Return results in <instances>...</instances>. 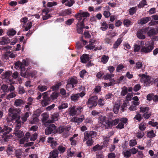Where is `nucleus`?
<instances>
[{
  "label": "nucleus",
  "mask_w": 158,
  "mask_h": 158,
  "mask_svg": "<svg viewBox=\"0 0 158 158\" xmlns=\"http://www.w3.org/2000/svg\"><path fill=\"white\" fill-rule=\"evenodd\" d=\"M113 113H109L108 114V118L105 122V125L104 126L106 129H111L113 126H115L119 123V119L118 118L114 119L113 116Z\"/></svg>",
  "instance_id": "obj_1"
},
{
  "label": "nucleus",
  "mask_w": 158,
  "mask_h": 158,
  "mask_svg": "<svg viewBox=\"0 0 158 158\" xmlns=\"http://www.w3.org/2000/svg\"><path fill=\"white\" fill-rule=\"evenodd\" d=\"M97 135L96 132L94 131H87L84 133V138L83 141L87 140L86 142V144L88 146L92 145L94 143V140L92 138L95 137Z\"/></svg>",
  "instance_id": "obj_2"
},
{
  "label": "nucleus",
  "mask_w": 158,
  "mask_h": 158,
  "mask_svg": "<svg viewBox=\"0 0 158 158\" xmlns=\"http://www.w3.org/2000/svg\"><path fill=\"white\" fill-rule=\"evenodd\" d=\"M12 129L8 126H4L2 127H0V134H2V136L4 142H7L10 139L12 135L9 134Z\"/></svg>",
  "instance_id": "obj_3"
},
{
  "label": "nucleus",
  "mask_w": 158,
  "mask_h": 158,
  "mask_svg": "<svg viewBox=\"0 0 158 158\" xmlns=\"http://www.w3.org/2000/svg\"><path fill=\"white\" fill-rule=\"evenodd\" d=\"M139 76L141 77L140 81L143 83L144 86H149L152 84L153 79L151 77L144 74H139Z\"/></svg>",
  "instance_id": "obj_4"
},
{
  "label": "nucleus",
  "mask_w": 158,
  "mask_h": 158,
  "mask_svg": "<svg viewBox=\"0 0 158 158\" xmlns=\"http://www.w3.org/2000/svg\"><path fill=\"white\" fill-rule=\"evenodd\" d=\"M9 111L10 115L12 119L15 120V121L20 120L21 117L19 114L21 112L20 109L19 108L18 109H12L10 108L9 109Z\"/></svg>",
  "instance_id": "obj_5"
},
{
  "label": "nucleus",
  "mask_w": 158,
  "mask_h": 158,
  "mask_svg": "<svg viewBox=\"0 0 158 158\" xmlns=\"http://www.w3.org/2000/svg\"><path fill=\"white\" fill-rule=\"evenodd\" d=\"M98 97L94 96L90 97L86 102V104L90 109L94 108L97 105Z\"/></svg>",
  "instance_id": "obj_6"
},
{
  "label": "nucleus",
  "mask_w": 158,
  "mask_h": 158,
  "mask_svg": "<svg viewBox=\"0 0 158 158\" xmlns=\"http://www.w3.org/2000/svg\"><path fill=\"white\" fill-rule=\"evenodd\" d=\"M43 100L41 102V104L43 106H45L49 104L51 100L50 97L48 96V92L42 94Z\"/></svg>",
  "instance_id": "obj_7"
},
{
  "label": "nucleus",
  "mask_w": 158,
  "mask_h": 158,
  "mask_svg": "<svg viewBox=\"0 0 158 158\" xmlns=\"http://www.w3.org/2000/svg\"><path fill=\"white\" fill-rule=\"evenodd\" d=\"M89 16L90 14L89 12L82 10H80L79 13L76 14L75 15V17L79 22H81V20L82 19V18H83V19H85V20H86L87 19L86 18L89 17Z\"/></svg>",
  "instance_id": "obj_8"
},
{
  "label": "nucleus",
  "mask_w": 158,
  "mask_h": 158,
  "mask_svg": "<svg viewBox=\"0 0 158 158\" xmlns=\"http://www.w3.org/2000/svg\"><path fill=\"white\" fill-rule=\"evenodd\" d=\"M45 131L46 135L55 134L56 131V126L54 124H51L46 127Z\"/></svg>",
  "instance_id": "obj_9"
},
{
  "label": "nucleus",
  "mask_w": 158,
  "mask_h": 158,
  "mask_svg": "<svg viewBox=\"0 0 158 158\" xmlns=\"http://www.w3.org/2000/svg\"><path fill=\"white\" fill-rule=\"evenodd\" d=\"M153 48V44H149L147 46H143L141 49V52L143 54H147L152 52Z\"/></svg>",
  "instance_id": "obj_10"
},
{
  "label": "nucleus",
  "mask_w": 158,
  "mask_h": 158,
  "mask_svg": "<svg viewBox=\"0 0 158 158\" xmlns=\"http://www.w3.org/2000/svg\"><path fill=\"white\" fill-rule=\"evenodd\" d=\"M25 101L21 99H16L14 102V105L16 107H22L24 104Z\"/></svg>",
  "instance_id": "obj_11"
},
{
  "label": "nucleus",
  "mask_w": 158,
  "mask_h": 158,
  "mask_svg": "<svg viewBox=\"0 0 158 158\" xmlns=\"http://www.w3.org/2000/svg\"><path fill=\"white\" fill-rule=\"evenodd\" d=\"M21 76L25 78H28L29 77V72L26 70L25 68H23L20 70Z\"/></svg>",
  "instance_id": "obj_12"
},
{
  "label": "nucleus",
  "mask_w": 158,
  "mask_h": 158,
  "mask_svg": "<svg viewBox=\"0 0 158 158\" xmlns=\"http://www.w3.org/2000/svg\"><path fill=\"white\" fill-rule=\"evenodd\" d=\"M81 61L82 63H85L89 60V57L88 55L84 54L80 57Z\"/></svg>",
  "instance_id": "obj_13"
},
{
  "label": "nucleus",
  "mask_w": 158,
  "mask_h": 158,
  "mask_svg": "<svg viewBox=\"0 0 158 158\" xmlns=\"http://www.w3.org/2000/svg\"><path fill=\"white\" fill-rule=\"evenodd\" d=\"M151 19V18L146 17L141 18L138 21V23L140 24L143 25L147 23Z\"/></svg>",
  "instance_id": "obj_14"
},
{
  "label": "nucleus",
  "mask_w": 158,
  "mask_h": 158,
  "mask_svg": "<svg viewBox=\"0 0 158 158\" xmlns=\"http://www.w3.org/2000/svg\"><path fill=\"white\" fill-rule=\"evenodd\" d=\"M10 42V40L7 37H3L0 41V44L2 45H5Z\"/></svg>",
  "instance_id": "obj_15"
},
{
  "label": "nucleus",
  "mask_w": 158,
  "mask_h": 158,
  "mask_svg": "<svg viewBox=\"0 0 158 158\" xmlns=\"http://www.w3.org/2000/svg\"><path fill=\"white\" fill-rule=\"evenodd\" d=\"M72 9H68L64 10L60 13V15L62 16H66L72 14Z\"/></svg>",
  "instance_id": "obj_16"
},
{
  "label": "nucleus",
  "mask_w": 158,
  "mask_h": 158,
  "mask_svg": "<svg viewBox=\"0 0 158 158\" xmlns=\"http://www.w3.org/2000/svg\"><path fill=\"white\" fill-rule=\"evenodd\" d=\"M66 148L65 145H60L57 148V151H58L59 153L60 154L63 153L65 152Z\"/></svg>",
  "instance_id": "obj_17"
},
{
  "label": "nucleus",
  "mask_w": 158,
  "mask_h": 158,
  "mask_svg": "<svg viewBox=\"0 0 158 158\" xmlns=\"http://www.w3.org/2000/svg\"><path fill=\"white\" fill-rule=\"evenodd\" d=\"M157 31L155 29L153 28H152L150 27L149 31L148 32L147 35L148 36L151 37L155 35Z\"/></svg>",
  "instance_id": "obj_18"
},
{
  "label": "nucleus",
  "mask_w": 158,
  "mask_h": 158,
  "mask_svg": "<svg viewBox=\"0 0 158 158\" xmlns=\"http://www.w3.org/2000/svg\"><path fill=\"white\" fill-rule=\"evenodd\" d=\"M122 41L123 40L122 38H118L113 44V48L114 49H116L118 48L121 43Z\"/></svg>",
  "instance_id": "obj_19"
},
{
  "label": "nucleus",
  "mask_w": 158,
  "mask_h": 158,
  "mask_svg": "<svg viewBox=\"0 0 158 158\" xmlns=\"http://www.w3.org/2000/svg\"><path fill=\"white\" fill-rule=\"evenodd\" d=\"M79 96L77 94H72L70 97V99L71 101L75 102L77 101L79 99Z\"/></svg>",
  "instance_id": "obj_20"
},
{
  "label": "nucleus",
  "mask_w": 158,
  "mask_h": 158,
  "mask_svg": "<svg viewBox=\"0 0 158 158\" xmlns=\"http://www.w3.org/2000/svg\"><path fill=\"white\" fill-rule=\"evenodd\" d=\"M68 127L64 126H60L57 128H56V133H58L60 134L64 132L65 131V129Z\"/></svg>",
  "instance_id": "obj_21"
},
{
  "label": "nucleus",
  "mask_w": 158,
  "mask_h": 158,
  "mask_svg": "<svg viewBox=\"0 0 158 158\" xmlns=\"http://www.w3.org/2000/svg\"><path fill=\"white\" fill-rule=\"evenodd\" d=\"M14 133L15 135L19 138H21L24 135L23 132L21 130H15Z\"/></svg>",
  "instance_id": "obj_22"
},
{
  "label": "nucleus",
  "mask_w": 158,
  "mask_h": 158,
  "mask_svg": "<svg viewBox=\"0 0 158 158\" xmlns=\"http://www.w3.org/2000/svg\"><path fill=\"white\" fill-rule=\"evenodd\" d=\"M144 33L141 30H139L137 31V37L140 39H144L145 38V36L143 35Z\"/></svg>",
  "instance_id": "obj_23"
},
{
  "label": "nucleus",
  "mask_w": 158,
  "mask_h": 158,
  "mask_svg": "<svg viewBox=\"0 0 158 158\" xmlns=\"http://www.w3.org/2000/svg\"><path fill=\"white\" fill-rule=\"evenodd\" d=\"M58 151L56 149L50 152V154L52 158H56L58 156Z\"/></svg>",
  "instance_id": "obj_24"
},
{
  "label": "nucleus",
  "mask_w": 158,
  "mask_h": 158,
  "mask_svg": "<svg viewBox=\"0 0 158 158\" xmlns=\"http://www.w3.org/2000/svg\"><path fill=\"white\" fill-rule=\"evenodd\" d=\"M78 21L77 24V33L79 34H82L83 32V27L82 26H80L79 23Z\"/></svg>",
  "instance_id": "obj_25"
},
{
  "label": "nucleus",
  "mask_w": 158,
  "mask_h": 158,
  "mask_svg": "<svg viewBox=\"0 0 158 158\" xmlns=\"http://www.w3.org/2000/svg\"><path fill=\"white\" fill-rule=\"evenodd\" d=\"M98 122L99 123L103 124V123L106 122V117L104 115H100L98 118Z\"/></svg>",
  "instance_id": "obj_26"
},
{
  "label": "nucleus",
  "mask_w": 158,
  "mask_h": 158,
  "mask_svg": "<svg viewBox=\"0 0 158 158\" xmlns=\"http://www.w3.org/2000/svg\"><path fill=\"white\" fill-rule=\"evenodd\" d=\"M15 65L16 68H19L20 69V70L23 68H25L23 64V62L19 61L15 63Z\"/></svg>",
  "instance_id": "obj_27"
},
{
  "label": "nucleus",
  "mask_w": 158,
  "mask_h": 158,
  "mask_svg": "<svg viewBox=\"0 0 158 158\" xmlns=\"http://www.w3.org/2000/svg\"><path fill=\"white\" fill-rule=\"evenodd\" d=\"M101 26L100 28V29L103 31H106L108 27V24L106 22H103L102 23Z\"/></svg>",
  "instance_id": "obj_28"
},
{
  "label": "nucleus",
  "mask_w": 158,
  "mask_h": 158,
  "mask_svg": "<svg viewBox=\"0 0 158 158\" xmlns=\"http://www.w3.org/2000/svg\"><path fill=\"white\" fill-rule=\"evenodd\" d=\"M29 113L28 112H26L24 114H23L21 117V119L22 122L23 123L26 122L27 119V118L29 117Z\"/></svg>",
  "instance_id": "obj_29"
},
{
  "label": "nucleus",
  "mask_w": 158,
  "mask_h": 158,
  "mask_svg": "<svg viewBox=\"0 0 158 158\" xmlns=\"http://www.w3.org/2000/svg\"><path fill=\"white\" fill-rule=\"evenodd\" d=\"M109 57L105 55H103L101 59V61L104 64H106L108 61Z\"/></svg>",
  "instance_id": "obj_30"
},
{
  "label": "nucleus",
  "mask_w": 158,
  "mask_h": 158,
  "mask_svg": "<svg viewBox=\"0 0 158 158\" xmlns=\"http://www.w3.org/2000/svg\"><path fill=\"white\" fill-rule=\"evenodd\" d=\"M119 107L120 105L118 103H115L113 108V110L115 114H117L118 113Z\"/></svg>",
  "instance_id": "obj_31"
},
{
  "label": "nucleus",
  "mask_w": 158,
  "mask_h": 158,
  "mask_svg": "<svg viewBox=\"0 0 158 158\" xmlns=\"http://www.w3.org/2000/svg\"><path fill=\"white\" fill-rule=\"evenodd\" d=\"M97 104L100 107L103 106L105 103L104 99L103 98H100L97 101Z\"/></svg>",
  "instance_id": "obj_32"
},
{
  "label": "nucleus",
  "mask_w": 158,
  "mask_h": 158,
  "mask_svg": "<svg viewBox=\"0 0 158 158\" xmlns=\"http://www.w3.org/2000/svg\"><path fill=\"white\" fill-rule=\"evenodd\" d=\"M61 85V83L60 82H57L55 85L52 86L51 89L53 91L57 90Z\"/></svg>",
  "instance_id": "obj_33"
},
{
  "label": "nucleus",
  "mask_w": 158,
  "mask_h": 158,
  "mask_svg": "<svg viewBox=\"0 0 158 158\" xmlns=\"http://www.w3.org/2000/svg\"><path fill=\"white\" fill-rule=\"evenodd\" d=\"M16 31L13 29H9L7 32V34L10 37L16 34Z\"/></svg>",
  "instance_id": "obj_34"
},
{
  "label": "nucleus",
  "mask_w": 158,
  "mask_h": 158,
  "mask_svg": "<svg viewBox=\"0 0 158 158\" xmlns=\"http://www.w3.org/2000/svg\"><path fill=\"white\" fill-rule=\"evenodd\" d=\"M123 154L125 158H129L131 156V152L130 150L123 152Z\"/></svg>",
  "instance_id": "obj_35"
},
{
  "label": "nucleus",
  "mask_w": 158,
  "mask_h": 158,
  "mask_svg": "<svg viewBox=\"0 0 158 158\" xmlns=\"http://www.w3.org/2000/svg\"><path fill=\"white\" fill-rule=\"evenodd\" d=\"M70 129V127H68L67 128H65L64 132H63V137L64 138H66L68 137L69 135V131Z\"/></svg>",
  "instance_id": "obj_36"
},
{
  "label": "nucleus",
  "mask_w": 158,
  "mask_h": 158,
  "mask_svg": "<svg viewBox=\"0 0 158 158\" xmlns=\"http://www.w3.org/2000/svg\"><path fill=\"white\" fill-rule=\"evenodd\" d=\"M59 94L57 92H53L50 96V97L51 98V100H54L56 99L58 96Z\"/></svg>",
  "instance_id": "obj_37"
},
{
  "label": "nucleus",
  "mask_w": 158,
  "mask_h": 158,
  "mask_svg": "<svg viewBox=\"0 0 158 158\" xmlns=\"http://www.w3.org/2000/svg\"><path fill=\"white\" fill-rule=\"evenodd\" d=\"M129 13L130 15H134L136 12L137 10L136 6L132 7L129 9Z\"/></svg>",
  "instance_id": "obj_38"
},
{
  "label": "nucleus",
  "mask_w": 158,
  "mask_h": 158,
  "mask_svg": "<svg viewBox=\"0 0 158 158\" xmlns=\"http://www.w3.org/2000/svg\"><path fill=\"white\" fill-rule=\"evenodd\" d=\"M59 116L60 115L59 112L54 113L52 115V119L54 121H57L59 119Z\"/></svg>",
  "instance_id": "obj_39"
},
{
  "label": "nucleus",
  "mask_w": 158,
  "mask_h": 158,
  "mask_svg": "<svg viewBox=\"0 0 158 158\" xmlns=\"http://www.w3.org/2000/svg\"><path fill=\"white\" fill-rule=\"evenodd\" d=\"M122 89L121 94L122 96H124L127 93V88L124 86L122 88Z\"/></svg>",
  "instance_id": "obj_40"
},
{
  "label": "nucleus",
  "mask_w": 158,
  "mask_h": 158,
  "mask_svg": "<svg viewBox=\"0 0 158 158\" xmlns=\"http://www.w3.org/2000/svg\"><path fill=\"white\" fill-rule=\"evenodd\" d=\"M16 123H17L16 126V129L17 130H19L21 126L24 124L23 122L21 121L20 120H16Z\"/></svg>",
  "instance_id": "obj_41"
},
{
  "label": "nucleus",
  "mask_w": 158,
  "mask_h": 158,
  "mask_svg": "<svg viewBox=\"0 0 158 158\" xmlns=\"http://www.w3.org/2000/svg\"><path fill=\"white\" fill-rule=\"evenodd\" d=\"M146 3V0H143L138 5V7L139 8H143L145 5H147Z\"/></svg>",
  "instance_id": "obj_42"
},
{
  "label": "nucleus",
  "mask_w": 158,
  "mask_h": 158,
  "mask_svg": "<svg viewBox=\"0 0 158 158\" xmlns=\"http://www.w3.org/2000/svg\"><path fill=\"white\" fill-rule=\"evenodd\" d=\"M123 24L127 27H129L130 25H132V23L129 19H124L123 22Z\"/></svg>",
  "instance_id": "obj_43"
},
{
  "label": "nucleus",
  "mask_w": 158,
  "mask_h": 158,
  "mask_svg": "<svg viewBox=\"0 0 158 158\" xmlns=\"http://www.w3.org/2000/svg\"><path fill=\"white\" fill-rule=\"evenodd\" d=\"M68 82L72 84L73 86H74V85L76 84L77 82V81L73 78L69 79Z\"/></svg>",
  "instance_id": "obj_44"
},
{
  "label": "nucleus",
  "mask_w": 158,
  "mask_h": 158,
  "mask_svg": "<svg viewBox=\"0 0 158 158\" xmlns=\"http://www.w3.org/2000/svg\"><path fill=\"white\" fill-rule=\"evenodd\" d=\"M38 89L41 92H43L46 90L47 89V87L45 85H39L38 87Z\"/></svg>",
  "instance_id": "obj_45"
},
{
  "label": "nucleus",
  "mask_w": 158,
  "mask_h": 158,
  "mask_svg": "<svg viewBox=\"0 0 158 158\" xmlns=\"http://www.w3.org/2000/svg\"><path fill=\"white\" fill-rule=\"evenodd\" d=\"M30 60L29 58H26V59H23V60L22 62L23 65L25 66H27L30 63Z\"/></svg>",
  "instance_id": "obj_46"
},
{
  "label": "nucleus",
  "mask_w": 158,
  "mask_h": 158,
  "mask_svg": "<svg viewBox=\"0 0 158 158\" xmlns=\"http://www.w3.org/2000/svg\"><path fill=\"white\" fill-rule=\"evenodd\" d=\"M68 106V104L67 103H65L59 106L58 108L59 110L67 108Z\"/></svg>",
  "instance_id": "obj_47"
},
{
  "label": "nucleus",
  "mask_w": 158,
  "mask_h": 158,
  "mask_svg": "<svg viewBox=\"0 0 158 158\" xmlns=\"http://www.w3.org/2000/svg\"><path fill=\"white\" fill-rule=\"evenodd\" d=\"M74 2L75 1L73 0H68L67 1L66 3H65V5L66 6L70 7L72 6Z\"/></svg>",
  "instance_id": "obj_48"
},
{
  "label": "nucleus",
  "mask_w": 158,
  "mask_h": 158,
  "mask_svg": "<svg viewBox=\"0 0 158 158\" xmlns=\"http://www.w3.org/2000/svg\"><path fill=\"white\" fill-rule=\"evenodd\" d=\"M69 114L70 115L72 116H74L77 114V111H76L74 107H73L71 109L69 112Z\"/></svg>",
  "instance_id": "obj_49"
},
{
  "label": "nucleus",
  "mask_w": 158,
  "mask_h": 158,
  "mask_svg": "<svg viewBox=\"0 0 158 158\" xmlns=\"http://www.w3.org/2000/svg\"><path fill=\"white\" fill-rule=\"evenodd\" d=\"M144 135V132L142 131H139L136 134V137L139 139L142 138Z\"/></svg>",
  "instance_id": "obj_50"
},
{
  "label": "nucleus",
  "mask_w": 158,
  "mask_h": 158,
  "mask_svg": "<svg viewBox=\"0 0 158 158\" xmlns=\"http://www.w3.org/2000/svg\"><path fill=\"white\" fill-rule=\"evenodd\" d=\"M26 92L24 88L22 86H20L18 89V93L22 95Z\"/></svg>",
  "instance_id": "obj_51"
},
{
  "label": "nucleus",
  "mask_w": 158,
  "mask_h": 158,
  "mask_svg": "<svg viewBox=\"0 0 158 158\" xmlns=\"http://www.w3.org/2000/svg\"><path fill=\"white\" fill-rule=\"evenodd\" d=\"M102 149V147L100 146L99 144H97L94 146L93 148V150L94 151H96L98 150H101Z\"/></svg>",
  "instance_id": "obj_52"
},
{
  "label": "nucleus",
  "mask_w": 158,
  "mask_h": 158,
  "mask_svg": "<svg viewBox=\"0 0 158 158\" xmlns=\"http://www.w3.org/2000/svg\"><path fill=\"white\" fill-rule=\"evenodd\" d=\"M147 135V136L149 138H153L156 136V135L154 133V131L153 130L148 132Z\"/></svg>",
  "instance_id": "obj_53"
},
{
  "label": "nucleus",
  "mask_w": 158,
  "mask_h": 158,
  "mask_svg": "<svg viewBox=\"0 0 158 158\" xmlns=\"http://www.w3.org/2000/svg\"><path fill=\"white\" fill-rule=\"evenodd\" d=\"M134 51L135 52H138L141 48L140 46L137 44H134Z\"/></svg>",
  "instance_id": "obj_54"
},
{
  "label": "nucleus",
  "mask_w": 158,
  "mask_h": 158,
  "mask_svg": "<svg viewBox=\"0 0 158 158\" xmlns=\"http://www.w3.org/2000/svg\"><path fill=\"white\" fill-rule=\"evenodd\" d=\"M137 143L135 139H131L129 141V146L131 147H133Z\"/></svg>",
  "instance_id": "obj_55"
},
{
  "label": "nucleus",
  "mask_w": 158,
  "mask_h": 158,
  "mask_svg": "<svg viewBox=\"0 0 158 158\" xmlns=\"http://www.w3.org/2000/svg\"><path fill=\"white\" fill-rule=\"evenodd\" d=\"M1 88L3 92L5 93L7 92L8 91V86L6 85H3Z\"/></svg>",
  "instance_id": "obj_56"
},
{
  "label": "nucleus",
  "mask_w": 158,
  "mask_h": 158,
  "mask_svg": "<svg viewBox=\"0 0 158 158\" xmlns=\"http://www.w3.org/2000/svg\"><path fill=\"white\" fill-rule=\"evenodd\" d=\"M16 96V95L14 93L12 92L10 93L7 96L6 98L7 99L10 100V98H12Z\"/></svg>",
  "instance_id": "obj_57"
},
{
  "label": "nucleus",
  "mask_w": 158,
  "mask_h": 158,
  "mask_svg": "<svg viewBox=\"0 0 158 158\" xmlns=\"http://www.w3.org/2000/svg\"><path fill=\"white\" fill-rule=\"evenodd\" d=\"M22 152L20 149H17L15 152V154L16 157L21 156L22 154Z\"/></svg>",
  "instance_id": "obj_58"
},
{
  "label": "nucleus",
  "mask_w": 158,
  "mask_h": 158,
  "mask_svg": "<svg viewBox=\"0 0 158 158\" xmlns=\"http://www.w3.org/2000/svg\"><path fill=\"white\" fill-rule=\"evenodd\" d=\"M140 112L144 113L146 111H148L149 110V107L145 106L144 107H141L140 108Z\"/></svg>",
  "instance_id": "obj_59"
},
{
  "label": "nucleus",
  "mask_w": 158,
  "mask_h": 158,
  "mask_svg": "<svg viewBox=\"0 0 158 158\" xmlns=\"http://www.w3.org/2000/svg\"><path fill=\"white\" fill-rule=\"evenodd\" d=\"M154 94H148L147 96V99L149 101L153 100V98Z\"/></svg>",
  "instance_id": "obj_60"
},
{
  "label": "nucleus",
  "mask_w": 158,
  "mask_h": 158,
  "mask_svg": "<svg viewBox=\"0 0 158 158\" xmlns=\"http://www.w3.org/2000/svg\"><path fill=\"white\" fill-rule=\"evenodd\" d=\"M141 88V87L140 85L137 84L135 85L133 88V90L135 92H137Z\"/></svg>",
  "instance_id": "obj_61"
},
{
  "label": "nucleus",
  "mask_w": 158,
  "mask_h": 158,
  "mask_svg": "<svg viewBox=\"0 0 158 158\" xmlns=\"http://www.w3.org/2000/svg\"><path fill=\"white\" fill-rule=\"evenodd\" d=\"M124 67V66L123 64H119L117 67L116 71V72H120Z\"/></svg>",
  "instance_id": "obj_62"
},
{
  "label": "nucleus",
  "mask_w": 158,
  "mask_h": 158,
  "mask_svg": "<svg viewBox=\"0 0 158 158\" xmlns=\"http://www.w3.org/2000/svg\"><path fill=\"white\" fill-rule=\"evenodd\" d=\"M10 53L11 51H10L6 52L3 55L4 58L5 59H8L9 57H10Z\"/></svg>",
  "instance_id": "obj_63"
},
{
  "label": "nucleus",
  "mask_w": 158,
  "mask_h": 158,
  "mask_svg": "<svg viewBox=\"0 0 158 158\" xmlns=\"http://www.w3.org/2000/svg\"><path fill=\"white\" fill-rule=\"evenodd\" d=\"M38 134L36 133H35L32 134L30 138V140L31 141H34L37 138Z\"/></svg>",
  "instance_id": "obj_64"
}]
</instances>
